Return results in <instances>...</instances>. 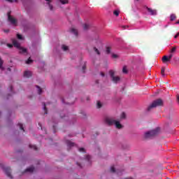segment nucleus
<instances>
[{
  "instance_id": "412c9836",
  "label": "nucleus",
  "mask_w": 179,
  "mask_h": 179,
  "mask_svg": "<svg viewBox=\"0 0 179 179\" xmlns=\"http://www.w3.org/2000/svg\"><path fill=\"white\" fill-rule=\"evenodd\" d=\"M171 21L173 22V20H176V15L171 14L170 17Z\"/></svg>"
},
{
  "instance_id": "dca6fc26",
  "label": "nucleus",
  "mask_w": 179,
  "mask_h": 179,
  "mask_svg": "<svg viewBox=\"0 0 179 179\" xmlns=\"http://www.w3.org/2000/svg\"><path fill=\"white\" fill-rule=\"evenodd\" d=\"M48 2V5L51 10H52V5H51V0H45Z\"/></svg>"
},
{
  "instance_id": "864d4df0",
  "label": "nucleus",
  "mask_w": 179,
  "mask_h": 179,
  "mask_svg": "<svg viewBox=\"0 0 179 179\" xmlns=\"http://www.w3.org/2000/svg\"><path fill=\"white\" fill-rule=\"evenodd\" d=\"M0 115H1V112H0Z\"/></svg>"
},
{
  "instance_id": "cd10ccee",
  "label": "nucleus",
  "mask_w": 179,
  "mask_h": 179,
  "mask_svg": "<svg viewBox=\"0 0 179 179\" xmlns=\"http://www.w3.org/2000/svg\"><path fill=\"white\" fill-rule=\"evenodd\" d=\"M31 62H33V60L29 57L27 61H26V64H31Z\"/></svg>"
},
{
  "instance_id": "20e7f679",
  "label": "nucleus",
  "mask_w": 179,
  "mask_h": 179,
  "mask_svg": "<svg viewBox=\"0 0 179 179\" xmlns=\"http://www.w3.org/2000/svg\"><path fill=\"white\" fill-rule=\"evenodd\" d=\"M159 132H160V128L157 127L155 129L146 132L145 134V138H153V136H156V135H158Z\"/></svg>"
},
{
  "instance_id": "1a4fd4ad",
  "label": "nucleus",
  "mask_w": 179,
  "mask_h": 179,
  "mask_svg": "<svg viewBox=\"0 0 179 179\" xmlns=\"http://www.w3.org/2000/svg\"><path fill=\"white\" fill-rule=\"evenodd\" d=\"M66 143L67 145L68 149H71V148H73L74 146H76L75 143L71 142V141L69 140H66Z\"/></svg>"
},
{
  "instance_id": "4c0bfd02",
  "label": "nucleus",
  "mask_w": 179,
  "mask_h": 179,
  "mask_svg": "<svg viewBox=\"0 0 179 179\" xmlns=\"http://www.w3.org/2000/svg\"><path fill=\"white\" fill-rule=\"evenodd\" d=\"M112 58H118V55H117L115 54H113L112 55Z\"/></svg>"
},
{
  "instance_id": "a19ab883",
  "label": "nucleus",
  "mask_w": 179,
  "mask_h": 179,
  "mask_svg": "<svg viewBox=\"0 0 179 179\" xmlns=\"http://www.w3.org/2000/svg\"><path fill=\"white\" fill-rule=\"evenodd\" d=\"M8 47H9V48H12V47H13V45L12 44H7Z\"/></svg>"
},
{
  "instance_id": "5701e85b",
  "label": "nucleus",
  "mask_w": 179,
  "mask_h": 179,
  "mask_svg": "<svg viewBox=\"0 0 179 179\" xmlns=\"http://www.w3.org/2000/svg\"><path fill=\"white\" fill-rule=\"evenodd\" d=\"M113 15H115V16H118L120 15V11L118 10H115L113 12Z\"/></svg>"
},
{
  "instance_id": "c9c22d12",
  "label": "nucleus",
  "mask_w": 179,
  "mask_h": 179,
  "mask_svg": "<svg viewBox=\"0 0 179 179\" xmlns=\"http://www.w3.org/2000/svg\"><path fill=\"white\" fill-rule=\"evenodd\" d=\"M8 2H10V3H12V2H17V0H6Z\"/></svg>"
},
{
  "instance_id": "72a5a7b5",
  "label": "nucleus",
  "mask_w": 179,
  "mask_h": 179,
  "mask_svg": "<svg viewBox=\"0 0 179 179\" xmlns=\"http://www.w3.org/2000/svg\"><path fill=\"white\" fill-rule=\"evenodd\" d=\"M94 50L95 51V52H96V54H98V55H100V52L99 51V50L96 48H94Z\"/></svg>"
},
{
  "instance_id": "473e14b6",
  "label": "nucleus",
  "mask_w": 179,
  "mask_h": 179,
  "mask_svg": "<svg viewBox=\"0 0 179 179\" xmlns=\"http://www.w3.org/2000/svg\"><path fill=\"white\" fill-rule=\"evenodd\" d=\"M164 71H165V69H164V68H162V69H161V75H162V76H164Z\"/></svg>"
},
{
  "instance_id": "9b49d317",
  "label": "nucleus",
  "mask_w": 179,
  "mask_h": 179,
  "mask_svg": "<svg viewBox=\"0 0 179 179\" xmlns=\"http://www.w3.org/2000/svg\"><path fill=\"white\" fill-rule=\"evenodd\" d=\"M31 76V72L29 71H26L24 73V78H30Z\"/></svg>"
},
{
  "instance_id": "e433bc0d",
  "label": "nucleus",
  "mask_w": 179,
  "mask_h": 179,
  "mask_svg": "<svg viewBox=\"0 0 179 179\" xmlns=\"http://www.w3.org/2000/svg\"><path fill=\"white\" fill-rule=\"evenodd\" d=\"M78 150H79V152H85V148H79Z\"/></svg>"
},
{
  "instance_id": "0eeeda50",
  "label": "nucleus",
  "mask_w": 179,
  "mask_h": 179,
  "mask_svg": "<svg viewBox=\"0 0 179 179\" xmlns=\"http://www.w3.org/2000/svg\"><path fill=\"white\" fill-rule=\"evenodd\" d=\"M114 71L110 70L109 71V75L113 80V82H114L115 83H117L118 82H120V77H115L114 76Z\"/></svg>"
},
{
  "instance_id": "2eb2a0df",
  "label": "nucleus",
  "mask_w": 179,
  "mask_h": 179,
  "mask_svg": "<svg viewBox=\"0 0 179 179\" xmlns=\"http://www.w3.org/2000/svg\"><path fill=\"white\" fill-rule=\"evenodd\" d=\"M169 61H170V59H169V57L167 56H164L162 57V62H169Z\"/></svg>"
},
{
  "instance_id": "6e6552de",
  "label": "nucleus",
  "mask_w": 179,
  "mask_h": 179,
  "mask_svg": "<svg viewBox=\"0 0 179 179\" xmlns=\"http://www.w3.org/2000/svg\"><path fill=\"white\" fill-rule=\"evenodd\" d=\"M8 22H10L11 24L16 26L17 21L15 18L12 17V15H10V12L8 13Z\"/></svg>"
},
{
  "instance_id": "bb28decb",
  "label": "nucleus",
  "mask_w": 179,
  "mask_h": 179,
  "mask_svg": "<svg viewBox=\"0 0 179 179\" xmlns=\"http://www.w3.org/2000/svg\"><path fill=\"white\" fill-rule=\"evenodd\" d=\"M17 37L18 40H23V36L21 34H17Z\"/></svg>"
},
{
  "instance_id": "c85d7f7f",
  "label": "nucleus",
  "mask_w": 179,
  "mask_h": 179,
  "mask_svg": "<svg viewBox=\"0 0 179 179\" xmlns=\"http://www.w3.org/2000/svg\"><path fill=\"white\" fill-rule=\"evenodd\" d=\"M43 110L45 111V114H48L47 107H45V103H43Z\"/></svg>"
},
{
  "instance_id": "aec40b11",
  "label": "nucleus",
  "mask_w": 179,
  "mask_h": 179,
  "mask_svg": "<svg viewBox=\"0 0 179 179\" xmlns=\"http://www.w3.org/2000/svg\"><path fill=\"white\" fill-rule=\"evenodd\" d=\"M29 148H30L31 149H34V150H37V146H36V145H31V144H30V145H29Z\"/></svg>"
},
{
  "instance_id": "603ef678",
  "label": "nucleus",
  "mask_w": 179,
  "mask_h": 179,
  "mask_svg": "<svg viewBox=\"0 0 179 179\" xmlns=\"http://www.w3.org/2000/svg\"><path fill=\"white\" fill-rule=\"evenodd\" d=\"M62 103H65V101H64V99H62Z\"/></svg>"
},
{
  "instance_id": "4be33fe9",
  "label": "nucleus",
  "mask_w": 179,
  "mask_h": 179,
  "mask_svg": "<svg viewBox=\"0 0 179 179\" xmlns=\"http://www.w3.org/2000/svg\"><path fill=\"white\" fill-rule=\"evenodd\" d=\"M18 127H20V129H21L22 131H24V128H23V124L18 123Z\"/></svg>"
},
{
  "instance_id": "f03ea898",
  "label": "nucleus",
  "mask_w": 179,
  "mask_h": 179,
  "mask_svg": "<svg viewBox=\"0 0 179 179\" xmlns=\"http://www.w3.org/2000/svg\"><path fill=\"white\" fill-rule=\"evenodd\" d=\"M13 44L15 48H17L20 51V54H25L27 55V50L20 46V43L16 39H12Z\"/></svg>"
},
{
  "instance_id": "4468645a",
  "label": "nucleus",
  "mask_w": 179,
  "mask_h": 179,
  "mask_svg": "<svg viewBox=\"0 0 179 179\" xmlns=\"http://www.w3.org/2000/svg\"><path fill=\"white\" fill-rule=\"evenodd\" d=\"M71 33H72L73 34H74L75 36H78V30H76L74 28H72L71 29Z\"/></svg>"
},
{
  "instance_id": "8fccbe9b",
  "label": "nucleus",
  "mask_w": 179,
  "mask_h": 179,
  "mask_svg": "<svg viewBox=\"0 0 179 179\" xmlns=\"http://www.w3.org/2000/svg\"><path fill=\"white\" fill-rule=\"evenodd\" d=\"M176 24H179V20L176 22Z\"/></svg>"
},
{
  "instance_id": "6ab92c4d",
  "label": "nucleus",
  "mask_w": 179,
  "mask_h": 179,
  "mask_svg": "<svg viewBox=\"0 0 179 179\" xmlns=\"http://www.w3.org/2000/svg\"><path fill=\"white\" fill-rule=\"evenodd\" d=\"M36 89H38V94H41V93H43V90H41L38 85H36Z\"/></svg>"
},
{
  "instance_id": "b1692460",
  "label": "nucleus",
  "mask_w": 179,
  "mask_h": 179,
  "mask_svg": "<svg viewBox=\"0 0 179 179\" xmlns=\"http://www.w3.org/2000/svg\"><path fill=\"white\" fill-rule=\"evenodd\" d=\"M89 27H90V25L87 24H85L83 25V29H84V30H87V29H89Z\"/></svg>"
},
{
  "instance_id": "393cba45",
  "label": "nucleus",
  "mask_w": 179,
  "mask_h": 179,
  "mask_svg": "<svg viewBox=\"0 0 179 179\" xmlns=\"http://www.w3.org/2000/svg\"><path fill=\"white\" fill-rule=\"evenodd\" d=\"M61 3H62L63 5H65V3H68V0H59Z\"/></svg>"
},
{
  "instance_id": "c03bdc74",
  "label": "nucleus",
  "mask_w": 179,
  "mask_h": 179,
  "mask_svg": "<svg viewBox=\"0 0 179 179\" xmlns=\"http://www.w3.org/2000/svg\"><path fill=\"white\" fill-rule=\"evenodd\" d=\"M38 126L40 127V128H41V129H43V127L41 126V123H38Z\"/></svg>"
},
{
  "instance_id": "7ed1b4c3",
  "label": "nucleus",
  "mask_w": 179,
  "mask_h": 179,
  "mask_svg": "<svg viewBox=\"0 0 179 179\" xmlns=\"http://www.w3.org/2000/svg\"><path fill=\"white\" fill-rule=\"evenodd\" d=\"M163 106V100L159 99L155 100L147 108V111H151L152 108H156V107H160Z\"/></svg>"
},
{
  "instance_id": "9d476101",
  "label": "nucleus",
  "mask_w": 179,
  "mask_h": 179,
  "mask_svg": "<svg viewBox=\"0 0 179 179\" xmlns=\"http://www.w3.org/2000/svg\"><path fill=\"white\" fill-rule=\"evenodd\" d=\"M110 171H111V173H117V176H122V172H121L118 170L115 171V168L114 167V166H112L110 167Z\"/></svg>"
},
{
  "instance_id": "ddd939ff",
  "label": "nucleus",
  "mask_w": 179,
  "mask_h": 179,
  "mask_svg": "<svg viewBox=\"0 0 179 179\" xmlns=\"http://www.w3.org/2000/svg\"><path fill=\"white\" fill-rule=\"evenodd\" d=\"M85 159L88 162V163H92V157L90 155H86Z\"/></svg>"
},
{
  "instance_id": "49530a36",
  "label": "nucleus",
  "mask_w": 179,
  "mask_h": 179,
  "mask_svg": "<svg viewBox=\"0 0 179 179\" xmlns=\"http://www.w3.org/2000/svg\"><path fill=\"white\" fill-rule=\"evenodd\" d=\"M77 166H78V167H82V166L80 165V164H79L78 162H77Z\"/></svg>"
},
{
  "instance_id": "f257e3e1",
  "label": "nucleus",
  "mask_w": 179,
  "mask_h": 179,
  "mask_svg": "<svg viewBox=\"0 0 179 179\" xmlns=\"http://www.w3.org/2000/svg\"><path fill=\"white\" fill-rule=\"evenodd\" d=\"M104 122H106V124H107V125H115L116 128H117L118 129H121V128L122 127V124H121L120 122L116 121L115 120H114V118L109 116L105 117Z\"/></svg>"
},
{
  "instance_id": "f8f14e48",
  "label": "nucleus",
  "mask_w": 179,
  "mask_h": 179,
  "mask_svg": "<svg viewBox=\"0 0 179 179\" xmlns=\"http://www.w3.org/2000/svg\"><path fill=\"white\" fill-rule=\"evenodd\" d=\"M34 171V167L30 166L29 168L27 169L24 173H33Z\"/></svg>"
},
{
  "instance_id": "ea45409f",
  "label": "nucleus",
  "mask_w": 179,
  "mask_h": 179,
  "mask_svg": "<svg viewBox=\"0 0 179 179\" xmlns=\"http://www.w3.org/2000/svg\"><path fill=\"white\" fill-rule=\"evenodd\" d=\"M178 36H179V32H178L177 34L174 36V38H177Z\"/></svg>"
},
{
  "instance_id": "58836bf2",
  "label": "nucleus",
  "mask_w": 179,
  "mask_h": 179,
  "mask_svg": "<svg viewBox=\"0 0 179 179\" xmlns=\"http://www.w3.org/2000/svg\"><path fill=\"white\" fill-rule=\"evenodd\" d=\"M171 58H173V55L172 54L169 55V57H168V59H169V61H170V59H171Z\"/></svg>"
},
{
  "instance_id": "f3484780",
  "label": "nucleus",
  "mask_w": 179,
  "mask_h": 179,
  "mask_svg": "<svg viewBox=\"0 0 179 179\" xmlns=\"http://www.w3.org/2000/svg\"><path fill=\"white\" fill-rule=\"evenodd\" d=\"M2 65H3V61L2 60V59L0 58V69H1V71H3L4 69Z\"/></svg>"
},
{
  "instance_id": "de8ad7c7",
  "label": "nucleus",
  "mask_w": 179,
  "mask_h": 179,
  "mask_svg": "<svg viewBox=\"0 0 179 179\" xmlns=\"http://www.w3.org/2000/svg\"><path fill=\"white\" fill-rule=\"evenodd\" d=\"M101 76L104 77V73L101 72Z\"/></svg>"
},
{
  "instance_id": "37998d69",
  "label": "nucleus",
  "mask_w": 179,
  "mask_h": 179,
  "mask_svg": "<svg viewBox=\"0 0 179 179\" xmlns=\"http://www.w3.org/2000/svg\"><path fill=\"white\" fill-rule=\"evenodd\" d=\"M176 51V48H173L172 49H171V52H174Z\"/></svg>"
},
{
  "instance_id": "a211bd4d",
  "label": "nucleus",
  "mask_w": 179,
  "mask_h": 179,
  "mask_svg": "<svg viewBox=\"0 0 179 179\" xmlns=\"http://www.w3.org/2000/svg\"><path fill=\"white\" fill-rule=\"evenodd\" d=\"M62 50H63V51H68L69 48H68V46H66L65 45H62Z\"/></svg>"
},
{
  "instance_id": "f704fd0d",
  "label": "nucleus",
  "mask_w": 179,
  "mask_h": 179,
  "mask_svg": "<svg viewBox=\"0 0 179 179\" xmlns=\"http://www.w3.org/2000/svg\"><path fill=\"white\" fill-rule=\"evenodd\" d=\"M10 93H12V94L15 93V92H13V87L12 85L10 86Z\"/></svg>"
},
{
  "instance_id": "c756f323",
  "label": "nucleus",
  "mask_w": 179,
  "mask_h": 179,
  "mask_svg": "<svg viewBox=\"0 0 179 179\" xmlns=\"http://www.w3.org/2000/svg\"><path fill=\"white\" fill-rule=\"evenodd\" d=\"M111 52V48L109 47L106 48V53L110 54Z\"/></svg>"
},
{
  "instance_id": "7c9ffc66",
  "label": "nucleus",
  "mask_w": 179,
  "mask_h": 179,
  "mask_svg": "<svg viewBox=\"0 0 179 179\" xmlns=\"http://www.w3.org/2000/svg\"><path fill=\"white\" fill-rule=\"evenodd\" d=\"M126 117V115H125V113H122L121 116H120V118L121 120H124Z\"/></svg>"
},
{
  "instance_id": "3c124183",
  "label": "nucleus",
  "mask_w": 179,
  "mask_h": 179,
  "mask_svg": "<svg viewBox=\"0 0 179 179\" xmlns=\"http://www.w3.org/2000/svg\"><path fill=\"white\" fill-rule=\"evenodd\" d=\"M5 33H8L9 30H4Z\"/></svg>"
},
{
  "instance_id": "09e8293b",
  "label": "nucleus",
  "mask_w": 179,
  "mask_h": 179,
  "mask_svg": "<svg viewBox=\"0 0 179 179\" xmlns=\"http://www.w3.org/2000/svg\"><path fill=\"white\" fill-rule=\"evenodd\" d=\"M7 71H8L9 72H10V68L8 67V68L7 69Z\"/></svg>"
},
{
  "instance_id": "a878e982",
  "label": "nucleus",
  "mask_w": 179,
  "mask_h": 179,
  "mask_svg": "<svg viewBox=\"0 0 179 179\" xmlns=\"http://www.w3.org/2000/svg\"><path fill=\"white\" fill-rule=\"evenodd\" d=\"M123 73H128V70H127V66H124L122 69Z\"/></svg>"
},
{
  "instance_id": "39448f33",
  "label": "nucleus",
  "mask_w": 179,
  "mask_h": 179,
  "mask_svg": "<svg viewBox=\"0 0 179 179\" xmlns=\"http://www.w3.org/2000/svg\"><path fill=\"white\" fill-rule=\"evenodd\" d=\"M0 167H1L2 170H3L4 173L6 174L7 177L12 178V175L10 174V168L6 167L3 166V164H1Z\"/></svg>"
},
{
  "instance_id": "a18cd8bd",
  "label": "nucleus",
  "mask_w": 179,
  "mask_h": 179,
  "mask_svg": "<svg viewBox=\"0 0 179 179\" xmlns=\"http://www.w3.org/2000/svg\"><path fill=\"white\" fill-rule=\"evenodd\" d=\"M123 29H128V26H123Z\"/></svg>"
},
{
  "instance_id": "423d86ee",
  "label": "nucleus",
  "mask_w": 179,
  "mask_h": 179,
  "mask_svg": "<svg viewBox=\"0 0 179 179\" xmlns=\"http://www.w3.org/2000/svg\"><path fill=\"white\" fill-rule=\"evenodd\" d=\"M145 12H148V15H151L152 16H155L157 15V11L156 10H152V8H150L149 7H144Z\"/></svg>"
},
{
  "instance_id": "2f4dec72",
  "label": "nucleus",
  "mask_w": 179,
  "mask_h": 179,
  "mask_svg": "<svg viewBox=\"0 0 179 179\" xmlns=\"http://www.w3.org/2000/svg\"><path fill=\"white\" fill-rule=\"evenodd\" d=\"M97 108H101V103L99 101H98V102H97Z\"/></svg>"
},
{
  "instance_id": "79ce46f5",
  "label": "nucleus",
  "mask_w": 179,
  "mask_h": 179,
  "mask_svg": "<svg viewBox=\"0 0 179 179\" xmlns=\"http://www.w3.org/2000/svg\"><path fill=\"white\" fill-rule=\"evenodd\" d=\"M85 69H86V64H85V65L83 66V72H85Z\"/></svg>"
}]
</instances>
